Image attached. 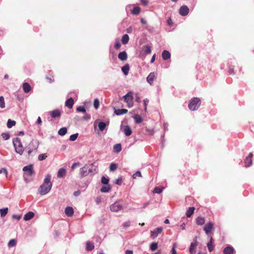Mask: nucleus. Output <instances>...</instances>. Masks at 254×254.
Segmentation results:
<instances>
[{"label":"nucleus","mask_w":254,"mask_h":254,"mask_svg":"<svg viewBox=\"0 0 254 254\" xmlns=\"http://www.w3.org/2000/svg\"><path fill=\"white\" fill-rule=\"evenodd\" d=\"M197 246V242H192L191 243L190 248V254H194L195 253V249Z\"/></svg>","instance_id":"obj_19"},{"label":"nucleus","mask_w":254,"mask_h":254,"mask_svg":"<svg viewBox=\"0 0 254 254\" xmlns=\"http://www.w3.org/2000/svg\"><path fill=\"white\" fill-rule=\"evenodd\" d=\"M121 47V44L119 43V41L118 40H116L115 44V48L117 49H119Z\"/></svg>","instance_id":"obj_59"},{"label":"nucleus","mask_w":254,"mask_h":254,"mask_svg":"<svg viewBox=\"0 0 254 254\" xmlns=\"http://www.w3.org/2000/svg\"><path fill=\"white\" fill-rule=\"evenodd\" d=\"M162 58L164 60H167L170 58L171 54L170 52L167 50H164L162 54Z\"/></svg>","instance_id":"obj_22"},{"label":"nucleus","mask_w":254,"mask_h":254,"mask_svg":"<svg viewBox=\"0 0 254 254\" xmlns=\"http://www.w3.org/2000/svg\"><path fill=\"white\" fill-rule=\"evenodd\" d=\"M122 208V205L118 202H116L110 206V210L112 211L117 212L121 210Z\"/></svg>","instance_id":"obj_7"},{"label":"nucleus","mask_w":254,"mask_h":254,"mask_svg":"<svg viewBox=\"0 0 254 254\" xmlns=\"http://www.w3.org/2000/svg\"><path fill=\"white\" fill-rule=\"evenodd\" d=\"M39 146V141L36 139L32 140L27 146L28 155H30L34 151H36Z\"/></svg>","instance_id":"obj_4"},{"label":"nucleus","mask_w":254,"mask_h":254,"mask_svg":"<svg viewBox=\"0 0 254 254\" xmlns=\"http://www.w3.org/2000/svg\"><path fill=\"white\" fill-rule=\"evenodd\" d=\"M86 248L88 251H91L94 248V246L92 243L88 241L86 243Z\"/></svg>","instance_id":"obj_36"},{"label":"nucleus","mask_w":254,"mask_h":254,"mask_svg":"<svg viewBox=\"0 0 254 254\" xmlns=\"http://www.w3.org/2000/svg\"><path fill=\"white\" fill-rule=\"evenodd\" d=\"M132 117L134 119V122L136 124H140L143 121L142 117L138 114L134 115Z\"/></svg>","instance_id":"obj_24"},{"label":"nucleus","mask_w":254,"mask_h":254,"mask_svg":"<svg viewBox=\"0 0 254 254\" xmlns=\"http://www.w3.org/2000/svg\"><path fill=\"white\" fill-rule=\"evenodd\" d=\"M88 167L87 165L84 166L80 169L79 173L81 178H83L88 175Z\"/></svg>","instance_id":"obj_9"},{"label":"nucleus","mask_w":254,"mask_h":254,"mask_svg":"<svg viewBox=\"0 0 254 254\" xmlns=\"http://www.w3.org/2000/svg\"><path fill=\"white\" fill-rule=\"evenodd\" d=\"M2 136L3 137V138L5 139V140H7L9 138V135L7 133H3L2 134Z\"/></svg>","instance_id":"obj_58"},{"label":"nucleus","mask_w":254,"mask_h":254,"mask_svg":"<svg viewBox=\"0 0 254 254\" xmlns=\"http://www.w3.org/2000/svg\"><path fill=\"white\" fill-rule=\"evenodd\" d=\"M22 170L24 172V174L28 176H31L34 173L33 165L32 164L24 166Z\"/></svg>","instance_id":"obj_5"},{"label":"nucleus","mask_w":254,"mask_h":254,"mask_svg":"<svg viewBox=\"0 0 254 254\" xmlns=\"http://www.w3.org/2000/svg\"><path fill=\"white\" fill-rule=\"evenodd\" d=\"M0 107L2 109L5 107L4 99L3 96H0Z\"/></svg>","instance_id":"obj_42"},{"label":"nucleus","mask_w":254,"mask_h":254,"mask_svg":"<svg viewBox=\"0 0 254 254\" xmlns=\"http://www.w3.org/2000/svg\"><path fill=\"white\" fill-rule=\"evenodd\" d=\"M140 1L144 5H147L148 3V0H140Z\"/></svg>","instance_id":"obj_61"},{"label":"nucleus","mask_w":254,"mask_h":254,"mask_svg":"<svg viewBox=\"0 0 254 254\" xmlns=\"http://www.w3.org/2000/svg\"><path fill=\"white\" fill-rule=\"evenodd\" d=\"M74 104L73 100L72 98H70L68 99L65 103V105L68 108L71 109L72 108L73 105Z\"/></svg>","instance_id":"obj_21"},{"label":"nucleus","mask_w":254,"mask_h":254,"mask_svg":"<svg viewBox=\"0 0 254 254\" xmlns=\"http://www.w3.org/2000/svg\"><path fill=\"white\" fill-rule=\"evenodd\" d=\"M67 132V128L65 127H62L58 131V133L61 136L64 135Z\"/></svg>","instance_id":"obj_35"},{"label":"nucleus","mask_w":254,"mask_h":254,"mask_svg":"<svg viewBox=\"0 0 254 254\" xmlns=\"http://www.w3.org/2000/svg\"><path fill=\"white\" fill-rule=\"evenodd\" d=\"M144 105V110L146 111L147 110V105L149 103V100L148 99H145L143 100Z\"/></svg>","instance_id":"obj_53"},{"label":"nucleus","mask_w":254,"mask_h":254,"mask_svg":"<svg viewBox=\"0 0 254 254\" xmlns=\"http://www.w3.org/2000/svg\"><path fill=\"white\" fill-rule=\"evenodd\" d=\"M141 177V172L139 171H137L135 173H134L132 176L133 179H136L138 177Z\"/></svg>","instance_id":"obj_49"},{"label":"nucleus","mask_w":254,"mask_h":254,"mask_svg":"<svg viewBox=\"0 0 254 254\" xmlns=\"http://www.w3.org/2000/svg\"><path fill=\"white\" fill-rule=\"evenodd\" d=\"M163 228L162 227H158L153 231H151V237L152 239L156 238L158 235L162 233Z\"/></svg>","instance_id":"obj_8"},{"label":"nucleus","mask_w":254,"mask_h":254,"mask_svg":"<svg viewBox=\"0 0 254 254\" xmlns=\"http://www.w3.org/2000/svg\"><path fill=\"white\" fill-rule=\"evenodd\" d=\"M189 11V9L188 6L186 5L182 6L179 9L180 14L183 16H186L188 15Z\"/></svg>","instance_id":"obj_11"},{"label":"nucleus","mask_w":254,"mask_h":254,"mask_svg":"<svg viewBox=\"0 0 254 254\" xmlns=\"http://www.w3.org/2000/svg\"><path fill=\"white\" fill-rule=\"evenodd\" d=\"M99 106V100L97 99H95L94 101V108L97 109L98 108Z\"/></svg>","instance_id":"obj_50"},{"label":"nucleus","mask_w":254,"mask_h":254,"mask_svg":"<svg viewBox=\"0 0 254 254\" xmlns=\"http://www.w3.org/2000/svg\"><path fill=\"white\" fill-rule=\"evenodd\" d=\"M144 52L146 54H150L151 52V49L150 46L145 45L143 47L142 49Z\"/></svg>","instance_id":"obj_33"},{"label":"nucleus","mask_w":254,"mask_h":254,"mask_svg":"<svg viewBox=\"0 0 254 254\" xmlns=\"http://www.w3.org/2000/svg\"><path fill=\"white\" fill-rule=\"evenodd\" d=\"M140 8L139 6H135L131 10V13L135 15H138L140 12Z\"/></svg>","instance_id":"obj_31"},{"label":"nucleus","mask_w":254,"mask_h":254,"mask_svg":"<svg viewBox=\"0 0 254 254\" xmlns=\"http://www.w3.org/2000/svg\"><path fill=\"white\" fill-rule=\"evenodd\" d=\"M207 247L209 251L211 252L213 251L214 248V245L213 244V243H208Z\"/></svg>","instance_id":"obj_44"},{"label":"nucleus","mask_w":254,"mask_h":254,"mask_svg":"<svg viewBox=\"0 0 254 254\" xmlns=\"http://www.w3.org/2000/svg\"><path fill=\"white\" fill-rule=\"evenodd\" d=\"M66 175V170L64 168H60L57 173V177L59 178H64Z\"/></svg>","instance_id":"obj_14"},{"label":"nucleus","mask_w":254,"mask_h":254,"mask_svg":"<svg viewBox=\"0 0 254 254\" xmlns=\"http://www.w3.org/2000/svg\"><path fill=\"white\" fill-rule=\"evenodd\" d=\"M16 122L14 121L9 119L7 123V127L8 128H11L15 125Z\"/></svg>","instance_id":"obj_38"},{"label":"nucleus","mask_w":254,"mask_h":254,"mask_svg":"<svg viewBox=\"0 0 254 254\" xmlns=\"http://www.w3.org/2000/svg\"><path fill=\"white\" fill-rule=\"evenodd\" d=\"M158 248V243L156 242L152 243L150 246V249L151 251H154L157 250Z\"/></svg>","instance_id":"obj_40"},{"label":"nucleus","mask_w":254,"mask_h":254,"mask_svg":"<svg viewBox=\"0 0 254 254\" xmlns=\"http://www.w3.org/2000/svg\"><path fill=\"white\" fill-rule=\"evenodd\" d=\"M64 212L67 216L70 217L72 216L74 211L72 207L68 206L65 208Z\"/></svg>","instance_id":"obj_18"},{"label":"nucleus","mask_w":254,"mask_h":254,"mask_svg":"<svg viewBox=\"0 0 254 254\" xmlns=\"http://www.w3.org/2000/svg\"><path fill=\"white\" fill-rule=\"evenodd\" d=\"M61 113L58 109L53 110L50 112V115L53 118L59 117L61 116Z\"/></svg>","instance_id":"obj_17"},{"label":"nucleus","mask_w":254,"mask_h":254,"mask_svg":"<svg viewBox=\"0 0 254 254\" xmlns=\"http://www.w3.org/2000/svg\"><path fill=\"white\" fill-rule=\"evenodd\" d=\"M78 136V133H75V134H72L69 137V140L70 141H74L75 140L77 137Z\"/></svg>","instance_id":"obj_46"},{"label":"nucleus","mask_w":254,"mask_h":254,"mask_svg":"<svg viewBox=\"0 0 254 254\" xmlns=\"http://www.w3.org/2000/svg\"><path fill=\"white\" fill-rule=\"evenodd\" d=\"M8 210V209L7 207L0 209V216L2 217H4L7 214Z\"/></svg>","instance_id":"obj_32"},{"label":"nucleus","mask_w":254,"mask_h":254,"mask_svg":"<svg viewBox=\"0 0 254 254\" xmlns=\"http://www.w3.org/2000/svg\"><path fill=\"white\" fill-rule=\"evenodd\" d=\"M23 89L25 93H28L31 90V87L28 83L25 82L22 85Z\"/></svg>","instance_id":"obj_23"},{"label":"nucleus","mask_w":254,"mask_h":254,"mask_svg":"<svg viewBox=\"0 0 254 254\" xmlns=\"http://www.w3.org/2000/svg\"><path fill=\"white\" fill-rule=\"evenodd\" d=\"M80 165V164L79 162H76L73 163L71 166V170H74L77 167H78Z\"/></svg>","instance_id":"obj_51"},{"label":"nucleus","mask_w":254,"mask_h":254,"mask_svg":"<svg viewBox=\"0 0 254 254\" xmlns=\"http://www.w3.org/2000/svg\"><path fill=\"white\" fill-rule=\"evenodd\" d=\"M122 42L124 44L127 43V34H125L123 36L122 38Z\"/></svg>","instance_id":"obj_52"},{"label":"nucleus","mask_w":254,"mask_h":254,"mask_svg":"<svg viewBox=\"0 0 254 254\" xmlns=\"http://www.w3.org/2000/svg\"><path fill=\"white\" fill-rule=\"evenodd\" d=\"M107 125L105 123L101 122L98 124V127L100 131H103L106 128Z\"/></svg>","instance_id":"obj_34"},{"label":"nucleus","mask_w":254,"mask_h":254,"mask_svg":"<svg viewBox=\"0 0 254 254\" xmlns=\"http://www.w3.org/2000/svg\"><path fill=\"white\" fill-rule=\"evenodd\" d=\"M234 253L235 250L231 246H228L223 250V254H234Z\"/></svg>","instance_id":"obj_12"},{"label":"nucleus","mask_w":254,"mask_h":254,"mask_svg":"<svg viewBox=\"0 0 254 254\" xmlns=\"http://www.w3.org/2000/svg\"><path fill=\"white\" fill-rule=\"evenodd\" d=\"M12 143L15 151L20 155H22L24 151V148L20 139L19 138H13Z\"/></svg>","instance_id":"obj_2"},{"label":"nucleus","mask_w":254,"mask_h":254,"mask_svg":"<svg viewBox=\"0 0 254 254\" xmlns=\"http://www.w3.org/2000/svg\"><path fill=\"white\" fill-rule=\"evenodd\" d=\"M229 73L230 74H231V75L234 74V69L233 67H230V69L229 70Z\"/></svg>","instance_id":"obj_60"},{"label":"nucleus","mask_w":254,"mask_h":254,"mask_svg":"<svg viewBox=\"0 0 254 254\" xmlns=\"http://www.w3.org/2000/svg\"><path fill=\"white\" fill-rule=\"evenodd\" d=\"M118 165L116 163H112L109 166V170L111 172H114L117 169Z\"/></svg>","instance_id":"obj_37"},{"label":"nucleus","mask_w":254,"mask_h":254,"mask_svg":"<svg viewBox=\"0 0 254 254\" xmlns=\"http://www.w3.org/2000/svg\"><path fill=\"white\" fill-rule=\"evenodd\" d=\"M3 174L4 177L7 178L8 172L7 170L5 168H1L0 169V174Z\"/></svg>","instance_id":"obj_45"},{"label":"nucleus","mask_w":254,"mask_h":254,"mask_svg":"<svg viewBox=\"0 0 254 254\" xmlns=\"http://www.w3.org/2000/svg\"><path fill=\"white\" fill-rule=\"evenodd\" d=\"M34 216V213L32 211H29L24 215L23 219L25 221H28L32 219Z\"/></svg>","instance_id":"obj_16"},{"label":"nucleus","mask_w":254,"mask_h":254,"mask_svg":"<svg viewBox=\"0 0 254 254\" xmlns=\"http://www.w3.org/2000/svg\"><path fill=\"white\" fill-rule=\"evenodd\" d=\"M122 150V146L120 143L115 144L113 146V151L115 153H119Z\"/></svg>","instance_id":"obj_26"},{"label":"nucleus","mask_w":254,"mask_h":254,"mask_svg":"<svg viewBox=\"0 0 254 254\" xmlns=\"http://www.w3.org/2000/svg\"><path fill=\"white\" fill-rule=\"evenodd\" d=\"M135 100L136 102H140V97H139V94H136L135 95Z\"/></svg>","instance_id":"obj_62"},{"label":"nucleus","mask_w":254,"mask_h":254,"mask_svg":"<svg viewBox=\"0 0 254 254\" xmlns=\"http://www.w3.org/2000/svg\"><path fill=\"white\" fill-rule=\"evenodd\" d=\"M109 180L108 178H106L104 176L102 177L101 178V182L102 184L104 185H109Z\"/></svg>","instance_id":"obj_41"},{"label":"nucleus","mask_w":254,"mask_h":254,"mask_svg":"<svg viewBox=\"0 0 254 254\" xmlns=\"http://www.w3.org/2000/svg\"><path fill=\"white\" fill-rule=\"evenodd\" d=\"M167 23L170 26H172L173 25V22L170 18H168L167 20Z\"/></svg>","instance_id":"obj_63"},{"label":"nucleus","mask_w":254,"mask_h":254,"mask_svg":"<svg viewBox=\"0 0 254 254\" xmlns=\"http://www.w3.org/2000/svg\"><path fill=\"white\" fill-rule=\"evenodd\" d=\"M12 218L15 219L17 220H19L21 219V215H17V214H13L12 216Z\"/></svg>","instance_id":"obj_55"},{"label":"nucleus","mask_w":254,"mask_h":254,"mask_svg":"<svg viewBox=\"0 0 254 254\" xmlns=\"http://www.w3.org/2000/svg\"><path fill=\"white\" fill-rule=\"evenodd\" d=\"M172 254H177V252L176 251V250L175 249V248L173 247L172 249Z\"/></svg>","instance_id":"obj_64"},{"label":"nucleus","mask_w":254,"mask_h":254,"mask_svg":"<svg viewBox=\"0 0 254 254\" xmlns=\"http://www.w3.org/2000/svg\"><path fill=\"white\" fill-rule=\"evenodd\" d=\"M77 111L79 112L85 113L86 112L85 108L83 106H79L76 109Z\"/></svg>","instance_id":"obj_48"},{"label":"nucleus","mask_w":254,"mask_h":254,"mask_svg":"<svg viewBox=\"0 0 254 254\" xmlns=\"http://www.w3.org/2000/svg\"><path fill=\"white\" fill-rule=\"evenodd\" d=\"M162 188L156 187L153 190V193L159 194L162 192Z\"/></svg>","instance_id":"obj_43"},{"label":"nucleus","mask_w":254,"mask_h":254,"mask_svg":"<svg viewBox=\"0 0 254 254\" xmlns=\"http://www.w3.org/2000/svg\"><path fill=\"white\" fill-rule=\"evenodd\" d=\"M201 104L199 98L194 97L190 101L188 105L189 108L191 111H195L198 109Z\"/></svg>","instance_id":"obj_3"},{"label":"nucleus","mask_w":254,"mask_h":254,"mask_svg":"<svg viewBox=\"0 0 254 254\" xmlns=\"http://www.w3.org/2000/svg\"><path fill=\"white\" fill-rule=\"evenodd\" d=\"M121 130L124 132L126 135H127V125H126L125 121L122 122Z\"/></svg>","instance_id":"obj_27"},{"label":"nucleus","mask_w":254,"mask_h":254,"mask_svg":"<svg viewBox=\"0 0 254 254\" xmlns=\"http://www.w3.org/2000/svg\"><path fill=\"white\" fill-rule=\"evenodd\" d=\"M122 183V179L119 178L115 180V183L117 185H121Z\"/></svg>","instance_id":"obj_57"},{"label":"nucleus","mask_w":254,"mask_h":254,"mask_svg":"<svg viewBox=\"0 0 254 254\" xmlns=\"http://www.w3.org/2000/svg\"><path fill=\"white\" fill-rule=\"evenodd\" d=\"M253 154L252 153H250L249 156L246 157L244 161L245 167H248L252 165L253 163Z\"/></svg>","instance_id":"obj_10"},{"label":"nucleus","mask_w":254,"mask_h":254,"mask_svg":"<svg viewBox=\"0 0 254 254\" xmlns=\"http://www.w3.org/2000/svg\"><path fill=\"white\" fill-rule=\"evenodd\" d=\"M16 245V241L15 239H11L8 243V246L9 247H14Z\"/></svg>","instance_id":"obj_39"},{"label":"nucleus","mask_w":254,"mask_h":254,"mask_svg":"<svg viewBox=\"0 0 254 254\" xmlns=\"http://www.w3.org/2000/svg\"><path fill=\"white\" fill-rule=\"evenodd\" d=\"M111 190V187L110 185H105L104 186H103L101 189V191L102 192H107L109 191V190Z\"/></svg>","instance_id":"obj_29"},{"label":"nucleus","mask_w":254,"mask_h":254,"mask_svg":"<svg viewBox=\"0 0 254 254\" xmlns=\"http://www.w3.org/2000/svg\"><path fill=\"white\" fill-rule=\"evenodd\" d=\"M51 179V176L50 175L48 174L46 176L44 183L40 186L38 189L39 192L41 195H45L51 190L52 187Z\"/></svg>","instance_id":"obj_1"},{"label":"nucleus","mask_w":254,"mask_h":254,"mask_svg":"<svg viewBox=\"0 0 254 254\" xmlns=\"http://www.w3.org/2000/svg\"><path fill=\"white\" fill-rule=\"evenodd\" d=\"M196 224L198 225H202L205 222V219L204 217L199 216L195 219Z\"/></svg>","instance_id":"obj_20"},{"label":"nucleus","mask_w":254,"mask_h":254,"mask_svg":"<svg viewBox=\"0 0 254 254\" xmlns=\"http://www.w3.org/2000/svg\"><path fill=\"white\" fill-rule=\"evenodd\" d=\"M122 70L125 75H127V64L124 65L122 68Z\"/></svg>","instance_id":"obj_54"},{"label":"nucleus","mask_w":254,"mask_h":254,"mask_svg":"<svg viewBox=\"0 0 254 254\" xmlns=\"http://www.w3.org/2000/svg\"><path fill=\"white\" fill-rule=\"evenodd\" d=\"M133 93L132 92H128V107L130 108L133 106Z\"/></svg>","instance_id":"obj_13"},{"label":"nucleus","mask_w":254,"mask_h":254,"mask_svg":"<svg viewBox=\"0 0 254 254\" xmlns=\"http://www.w3.org/2000/svg\"><path fill=\"white\" fill-rule=\"evenodd\" d=\"M146 131L149 135H153L154 132L153 129H149L147 128H146Z\"/></svg>","instance_id":"obj_56"},{"label":"nucleus","mask_w":254,"mask_h":254,"mask_svg":"<svg viewBox=\"0 0 254 254\" xmlns=\"http://www.w3.org/2000/svg\"><path fill=\"white\" fill-rule=\"evenodd\" d=\"M155 77L154 72H151L147 77V81L150 85L153 84Z\"/></svg>","instance_id":"obj_15"},{"label":"nucleus","mask_w":254,"mask_h":254,"mask_svg":"<svg viewBox=\"0 0 254 254\" xmlns=\"http://www.w3.org/2000/svg\"><path fill=\"white\" fill-rule=\"evenodd\" d=\"M47 157V156L45 154H41L38 156V160L42 161L45 159Z\"/></svg>","instance_id":"obj_47"},{"label":"nucleus","mask_w":254,"mask_h":254,"mask_svg":"<svg viewBox=\"0 0 254 254\" xmlns=\"http://www.w3.org/2000/svg\"><path fill=\"white\" fill-rule=\"evenodd\" d=\"M214 229V224L212 222H209L204 227L203 230L208 236L211 234L212 230Z\"/></svg>","instance_id":"obj_6"},{"label":"nucleus","mask_w":254,"mask_h":254,"mask_svg":"<svg viewBox=\"0 0 254 254\" xmlns=\"http://www.w3.org/2000/svg\"><path fill=\"white\" fill-rule=\"evenodd\" d=\"M127 55L126 52L125 51L121 52L118 55L119 59L122 61L126 60L127 59Z\"/></svg>","instance_id":"obj_30"},{"label":"nucleus","mask_w":254,"mask_h":254,"mask_svg":"<svg viewBox=\"0 0 254 254\" xmlns=\"http://www.w3.org/2000/svg\"><path fill=\"white\" fill-rule=\"evenodd\" d=\"M195 210V208L194 207H190L189 208V209L186 212V216L187 217H190L193 213H194V211Z\"/></svg>","instance_id":"obj_25"},{"label":"nucleus","mask_w":254,"mask_h":254,"mask_svg":"<svg viewBox=\"0 0 254 254\" xmlns=\"http://www.w3.org/2000/svg\"><path fill=\"white\" fill-rule=\"evenodd\" d=\"M114 113L117 115H121L127 113V109H115L114 111Z\"/></svg>","instance_id":"obj_28"}]
</instances>
